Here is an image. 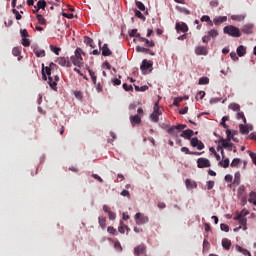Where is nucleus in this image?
Instances as JSON below:
<instances>
[{
    "label": "nucleus",
    "mask_w": 256,
    "mask_h": 256,
    "mask_svg": "<svg viewBox=\"0 0 256 256\" xmlns=\"http://www.w3.org/2000/svg\"><path fill=\"white\" fill-rule=\"evenodd\" d=\"M82 55H85V53H83V50L81 48H76L74 56L70 57L73 65H75L76 67H83Z\"/></svg>",
    "instance_id": "nucleus-1"
},
{
    "label": "nucleus",
    "mask_w": 256,
    "mask_h": 256,
    "mask_svg": "<svg viewBox=\"0 0 256 256\" xmlns=\"http://www.w3.org/2000/svg\"><path fill=\"white\" fill-rule=\"evenodd\" d=\"M223 32L230 37H241V30L233 25L224 27Z\"/></svg>",
    "instance_id": "nucleus-2"
},
{
    "label": "nucleus",
    "mask_w": 256,
    "mask_h": 256,
    "mask_svg": "<svg viewBox=\"0 0 256 256\" xmlns=\"http://www.w3.org/2000/svg\"><path fill=\"white\" fill-rule=\"evenodd\" d=\"M140 70L142 71L143 75L151 73V71H153V61L144 59L140 66Z\"/></svg>",
    "instance_id": "nucleus-3"
},
{
    "label": "nucleus",
    "mask_w": 256,
    "mask_h": 256,
    "mask_svg": "<svg viewBox=\"0 0 256 256\" xmlns=\"http://www.w3.org/2000/svg\"><path fill=\"white\" fill-rule=\"evenodd\" d=\"M234 221H238L239 225L234 229V231H239L240 229H243V231H247V218H237V216L234 217Z\"/></svg>",
    "instance_id": "nucleus-4"
},
{
    "label": "nucleus",
    "mask_w": 256,
    "mask_h": 256,
    "mask_svg": "<svg viewBox=\"0 0 256 256\" xmlns=\"http://www.w3.org/2000/svg\"><path fill=\"white\" fill-rule=\"evenodd\" d=\"M136 225H145V223H149V217L145 216V214L136 213L135 215Z\"/></svg>",
    "instance_id": "nucleus-5"
},
{
    "label": "nucleus",
    "mask_w": 256,
    "mask_h": 256,
    "mask_svg": "<svg viewBox=\"0 0 256 256\" xmlns=\"http://www.w3.org/2000/svg\"><path fill=\"white\" fill-rule=\"evenodd\" d=\"M56 63L61 67H71V60H69V57H58Z\"/></svg>",
    "instance_id": "nucleus-6"
},
{
    "label": "nucleus",
    "mask_w": 256,
    "mask_h": 256,
    "mask_svg": "<svg viewBox=\"0 0 256 256\" xmlns=\"http://www.w3.org/2000/svg\"><path fill=\"white\" fill-rule=\"evenodd\" d=\"M197 165L199 169H205L206 167H211V162L207 158H198Z\"/></svg>",
    "instance_id": "nucleus-7"
},
{
    "label": "nucleus",
    "mask_w": 256,
    "mask_h": 256,
    "mask_svg": "<svg viewBox=\"0 0 256 256\" xmlns=\"http://www.w3.org/2000/svg\"><path fill=\"white\" fill-rule=\"evenodd\" d=\"M190 143L193 147H197L198 151L205 149V144H203L197 137L192 138Z\"/></svg>",
    "instance_id": "nucleus-8"
},
{
    "label": "nucleus",
    "mask_w": 256,
    "mask_h": 256,
    "mask_svg": "<svg viewBox=\"0 0 256 256\" xmlns=\"http://www.w3.org/2000/svg\"><path fill=\"white\" fill-rule=\"evenodd\" d=\"M175 29L177 33H179V31L187 33V31H189V26H187L185 22H176Z\"/></svg>",
    "instance_id": "nucleus-9"
},
{
    "label": "nucleus",
    "mask_w": 256,
    "mask_h": 256,
    "mask_svg": "<svg viewBox=\"0 0 256 256\" xmlns=\"http://www.w3.org/2000/svg\"><path fill=\"white\" fill-rule=\"evenodd\" d=\"M130 123L132 127H135V125H139V123H141V116L139 114L130 116Z\"/></svg>",
    "instance_id": "nucleus-10"
},
{
    "label": "nucleus",
    "mask_w": 256,
    "mask_h": 256,
    "mask_svg": "<svg viewBox=\"0 0 256 256\" xmlns=\"http://www.w3.org/2000/svg\"><path fill=\"white\" fill-rule=\"evenodd\" d=\"M195 135V132L191 129L184 130L181 134L180 137H184V139L191 140V137Z\"/></svg>",
    "instance_id": "nucleus-11"
},
{
    "label": "nucleus",
    "mask_w": 256,
    "mask_h": 256,
    "mask_svg": "<svg viewBox=\"0 0 256 256\" xmlns=\"http://www.w3.org/2000/svg\"><path fill=\"white\" fill-rule=\"evenodd\" d=\"M227 21V16H217L213 19V24L216 26L221 25V23H225Z\"/></svg>",
    "instance_id": "nucleus-12"
},
{
    "label": "nucleus",
    "mask_w": 256,
    "mask_h": 256,
    "mask_svg": "<svg viewBox=\"0 0 256 256\" xmlns=\"http://www.w3.org/2000/svg\"><path fill=\"white\" fill-rule=\"evenodd\" d=\"M179 131L180 130L178 126H171L170 128L167 129V133H169V135H172L173 137H178Z\"/></svg>",
    "instance_id": "nucleus-13"
},
{
    "label": "nucleus",
    "mask_w": 256,
    "mask_h": 256,
    "mask_svg": "<svg viewBox=\"0 0 256 256\" xmlns=\"http://www.w3.org/2000/svg\"><path fill=\"white\" fill-rule=\"evenodd\" d=\"M146 249H147V247H145L144 244H141L134 248V254L135 255H143V253H145Z\"/></svg>",
    "instance_id": "nucleus-14"
},
{
    "label": "nucleus",
    "mask_w": 256,
    "mask_h": 256,
    "mask_svg": "<svg viewBox=\"0 0 256 256\" xmlns=\"http://www.w3.org/2000/svg\"><path fill=\"white\" fill-rule=\"evenodd\" d=\"M231 140H225L223 138L220 139L221 146L224 147V149H228L231 151L233 144L229 143Z\"/></svg>",
    "instance_id": "nucleus-15"
},
{
    "label": "nucleus",
    "mask_w": 256,
    "mask_h": 256,
    "mask_svg": "<svg viewBox=\"0 0 256 256\" xmlns=\"http://www.w3.org/2000/svg\"><path fill=\"white\" fill-rule=\"evenodd\" d=\"M36 11L34 10L33 13H37V11H39V9H45V7H47V2L45 0H39L37 2V6H34Z\"/></svg>",
    "instance_id": "nucleus-16"
},
{
    "label": "nucleus",
    "mask_w": 256,
    "mask_h": 256,
    "mask_svg": "<svg viewBox=\"0 0 256 256\" xmlns=\"http://www.w3.org/2000/svg\"><path fill=\"white\" fill-rule=\"evenodd\" d=\"M253 24H246L242 28V32H244L246 35H251L253 33Z\"/></svg>",
    "instance_id": "nucleus-17"
},
{
    "label": "nucleus",
    "mask_w": 256,
    "mask_h": 256,
    "mask_svg": "<svg viewBox=\"0 0 256 256\" xmlns=\"http://www.w3.org/2000/svg\"><path fill=\"white\" fill-rule=\"evenodd\" d=\"M185 185L187 189H197V182L191 179H186Z\"/></svg>",
    "instance_id": "nucleus-18"
},
{
    "label": "nucleus",
    "mask_w": 256,
    "mask_h": 256,
    "mask_svg": "<svg viewBox=\"0 0 256 256\" xmlns=\"http://www.w3.org/2000/svg\"><path fill=\"white\" fill-rule=\"evenodd\" d=\"M113 52H111V50L109 49V45L104 44L102 46V55L103 57H110V55H112Z\"/></svg>",
    "instance_id": "nucleus-19"
},
{
    "label": "nucleus",
    "mask_w": 256,
    "mask_h": 256,
    "mask_svg": "<svg viewBox=\"0 0 256 256\" xmlns=\"http://www.w3.org/2000/svg\"><path fill=\"white\" fill-rule=\"evenodd\" d=\"M196 55H207V48L205 46H198L195 48Z\"/></svg>",
    "instance_id": "nucleus-20"
},
{
    "label": "nucleus",
    "mask_w": 256,
    "mask_h": 256,
    "mask_svg": "<svg viewBox=\"0 0 256 256\" xmlns=\"http://www.w3.org/2000/svg\"><path fill=\"white\" fill-rule=\"evenodd\" d=\"M236 51L238 57H244V55L247 53V48H245V46L243 45H240Z\"/></svg>",
    "instance_id": "nucleus-21"
},
{
    "label": "nucleus",
    "mask_w": 256,
    "mask_h": 256,
    "mask_svg": "<svg viewBox=\"0 0 256 256\" xmlns=\"http://www.w3.org/2000/svg\"><path fill=\"white\" fill-rule=\"evenodd\" d=\"M222 247L224 249H226L227 251H229V249H231V240L227 239V238H224L222 240Z\"/></svg>",
    "instance_id": "nucleus-22"
},
{
    "label": "nucleus",
    "mask_w": 256,
    "mask_h": 256,
    "mask_svg": "<svg viewBox=\"0 0 256 256\" xmlns=\"http://www.w3.org/2000/svg\"><path fill=\"white\" fill-rule=\"evenodd\" d=\"M232 21H244L245 20V14H235L231 16Z\"/></svg>",
    "instance_id": "nucleus-23"
},
{
    "label": "nucleus",
    "mask_w": 256,
    "mask_h": 256,
    "mask_svg": "<svg viewBox=\"0 0 256 256\" xmlns=\"http://www.w3.org/2000/svg\"><path fill=\"white\" fill-rule=\"evenodd\" d=\"M140 41L142 42V43H145L146 45H147V47H155V42L153 41V40H149V39H147V38H144V37H141L140 38Z\"/></svg>",
    "instance_id": "nucleus-24"
},
{
    "label": "nucleus",
    "mask_w": 256,
    "mask_h": 256,
    "mask_svg": "<svg viewBox=\"0 0 256 256\" xmlns=\"http://www.w3.org/2000/svg\"><path fill=\"white\" fill-rule=\"evenodd\" d=\"M48 81L51 89H53V91H57V83L53 80V76H48Z\"/></svg>",
    "instance_id": "nucleus-25"
},
{
    "label": "nucleus",
    "mask_w": 256,
    "mask_h": 256,
    "mask_svg": "<svg viewBox=\"0 0 256 256\" xmlns=\"http://www.w3.org/2000/svg\"><path fill=\"white\" fill-rule=\"evenodd\" d=\"M200 21L208 23V25H210V27H213V22L211 21V17H209L208 15H203L200 18Z\"/></svg>",
    "instance_id": "nucleus-26"
},
{
    "label": "nucleus",
    "mask_w": 256,
    "mask_h": 256,
    "mask_svg": "<svg viewBox=\"0 0 256 256\" xmlns=\"http://www.w3.org/2000/svg\"><path fill=\"white\" fill-rule=\"evenodd\" d=\"M239 129H240V133H242V135H247L249 133V126H247V125L240 124Z\"/></svg>",
    "instance_id": "nucleus-27"
},
{
    "label": "nucleus",
    "mask_w": 256,
    "mask_h": 256,
    "mask_svg": "<svg viewBox=\"0 0 256 256\" xmlns=\"http://www.w3.org/2000/svg\"><path fill=\"white\" fill-rule=\"evenodd\" d=\"M247 215H249V210L243 209L241 212L236 213L235 217H236V219H239V217L246 218Z\"/></svg>",
    "instance_id": "nucleus-28"
},
{
    "label": "nucleus",
    "mask_w": 256,
    "mask_h": 256,
    "mask_svg": "<svg viewBox=\"0 0 256 256\" xmlns=\"http://www.w3.org/2000/svg\"><path fill=\"white\" fill-rule=\"evenodd\" d=\"M229 120V116H223L222 120L220 122V125L224 128V129H229V125H227V121Z\"/></svg>",
    "instance_id": "nucleus-29"
},
{
    "label": "nucleus",
    "mask_w": 256,
    "mask_h": 256,
    "mask_svg": "<svg viewBox=\"0 0 256 256\" xmlns=\"http://www.w3.org/2000/svg\"><path fill=\"white\" fill-rule=\"evenodd\" d=\"M237 251H239V253H242L243 255H248L251 256V252H249V250L244 249L243 247L237 245L236 246Z\"/></svg>",
    "instance_id": "nucleus-30"
},
{
    "label": "nucleus",
    "mask_w": 256,
    "mask_h": 256,
    "mask_svg": "<svg viewBox=\"0 0 256 256\" xmlns=\"http://www.w3.org/2000/svg\"><path fill=\"white\" fill-rule=\"evenodd\" d=\"M87 71H88L94 85H97V76L95 75V72H93V70H91L89 68H87Z\"/></svg>",
    "instance_id": "nucleus-31"
},
{
    "label": "nucleus",
    "mask_w": 256,
    "mask_h": 256,
    "mask_svg": "<svg viewBox=\"0 0 256 256\" xmlns=\"http://www.w3.org/2000/svg\"><path fill=\"white\" fill-rule=\"evenodd\" d=\"M129 37H136V39H141V34L140 33H137V29H132L130 32H129Z\"/></svg>",
    "instance_id": "nucleus-32"
},
{
    "label": "nucleus",
    "mask_w": 256,
    "mask_h": 256,
    "mask_svg": "<svg viewBox=\"0 0 256 256\" xmlns=\"http://www.w3.org/2000/svg\"><path fill=\"white\" fill-rule=\"evenodd\" d=\"M84 43L86 45H89L92 49H95V46L93 45V39L89 38L88 36L84 37Z\"/></svg>",
    "instance_id": "nucleus-33"
},
{
    "label": "nucleus",
    "mask_w": 256,
    "mask_h": 256,
    "mask_svg": "<svg viewBox=\"0 0 256 256\" xmlns=\"http://www.w3.org/2000/svg\"><path fill=\"white\" fill-rule=\"evenodd\" d=\"M37 21L40 25H47V20H45V18L43 17V15L41 14H37L36 16Z\"/></svg>",
    "instance_id": "nucleus-34"
},
{
    "label": "nucleus",
    "mask_w": 256,
    "mask_h": 256,
    "mask_svg": "<svg viewBox=\"0 0 256 256\" xmlns=\"http://www.w3.org/2000/svg\"><path fill=\"white\" fill-rule=\"evenodd\" d=\"M153 113L158 115V116L163 114V111L161 110V108H159V103L158 102H156L154 104V111H153Z\"/></svg>",
    "instance_id": "nucleus-35"
},
{
    "label": "nucleus",
    "mask_w": 256,
    "mask_h": 256,
    "mask_svg": "<svg viewBox=\"0 0 256 256\" xmlns=\"http://www.w3.org/2000/svg\"><path fill=\"white\" fill-rule=\"evenodd\" d=\"M98 221H99L100 227H102V229H105V227L107 226V224H106L107 218L101 216V217H99Z\"/></svg>",
    "instance_id": "nucleus-36"
},
{
    "label": "nucleus",
    "mask_w": 256,
    "mask_h": 256,
    "mask_svg": "<svg viewBox=\"0 0 256 256\" xmlns=\"http://www.w3.org/2000/svg\"><path fill=\"white\" fill-rule=\"evenodd\" d=\"M207 34L210 36V39H215V37L219 36V32L215 29H211Z\"/></svg>",
    "instance_id": "nucleus-37"
},
{
    "label": "nucleus",
    "mask_w": 256,
    "mask_h": 256,
    "mask_svg": "<svg viewBox=\"0 0 256 256\" xmlns=\"http://www.w3.org/2000/svg\"><path fill=\"white\" fill-rule=\"evenodd\" d=\"M237 119H242L244 125H247V118H245V113L241 112V110L237 113Z\"/></svg>",
    "instance_id": "nucleus-38"
},
{
    "label": "nucleus",
    "mask_w": 256,
    "mask_h": 256,
    "mask_svg": "<svg viewBox=\"0 0 256 256\" xmlns=\"http://www.w3.org/2000/svg\"><path fill=\"white\" fill-rule=\"evenodd\" d=\"M249 203H253V205H256V193L255 192H250Z\"/></svg>",
    "instance_id": "nucleus-39"
},
{
    "label": "nucleus",
    "mask_w": 256,
    "mask_h": 256,
    "mask_svg": "<svg viewBox=\"0 0 256 256\" xmlns=\"http://www.w3.org/2000/svg\"><path fill=\"white\" fill-rule=\"evenodd\" d=\"M34 53L36 57H45V50L35 48Z\"/></svg>",
    "instance_id": "nucleus-40"
},
{
    "label": "nucleus",
    "mask_w": 256,
    "mask_h": 256,
    "mask_svg": "<svg viewBox=\"0 0 256 256\" xmlns=\"http://www.w3.org/2000/svg\"><path fill=\"white\" fill-rule=\"evenodd\" d=\"M240 181H241V173L236 172L234 174V185H239Z\"/></svg>",
    "instance_id": "nucleus-41"
},
{
    "label": "nucleus",
    "mask_w": 256,
    "mask_h": 256,
    "mask_svg": "<svg viewBox=\"0 0 256 256\" xmlns=\"http://www.w3.org/2000/svg\"><path fill=\"white\" fill-rule=\"evenodd\" d=\"M198 85H209V78L208 77H201L199 79Z\"/></svg>",
    "instance_id": "nucleus-42"
},
{
    "label": "nucleus",
    "mask_w": 256,
    "mask_h": 256,
    "mask_svg": "<svg viewBox=\"0 0 256 256\" xmlns=\"http://www.w3.org/2000/svg\"><path fill=\"white\" fill-rule=\"evenodd\" d=\"M229 109H232V111H241V106L239 104L232 103L229 105Z\"/></svg>",
    "instance_id": "nucleus-43"
},
{
    "label": "nucleus",
    "mask_w": 256,
    "mask_h": 256,
    "mask_svg": "<svg viewBox=\"0 0 256 256\" xmlns=\"http://www.w3.org/2000/svg\"><path fill=\"white\" fill-rule=\"evenodd\" d=\"M247 194L245 193V186H240L238 188V197H245Z\"/></svg>",
    "instance_id": "nucleus-44"
},
{
    "label": "nucleus",
    "mask_w": 256,
    "mask_h": 256,
    "mask_svg": "<svg viewBox=\"0 0 256 256\" xmlns=\"http://www.w3.org/2000/svg\"><path fill=\"white\" fill-rule=\"evenodd\" d=\"M150 119L153 123H159V114H155V112H153L150 115Z\"/></svg>",
    "instance_id": "nucleus-45"
},
{
    "label": "nucleus",
    "mask_w": 256,
    "mask_h": 256,
    "mask_svg": "<svg viewBox=\"0 0 256 256\" xmlns=\"http://www.w3.org/2000/svg\"><path fill=\"white\" fill-rule=\"evenodd\" d=\"M134 88H135V91H141V92H145L149 89V86L147 85H144V86H137V85H134Z\"/></svg>",
    "instance_id": "nucleus-46"
},
{
    "label": "nucleus",
    "mask_w": 256,
    "mask_h": 256,
    "mask_svg": "<svg viewBox=\"0 0 256 256\" xmlns=\"http://www.w3.org/2000/svg\"><path fill=\"white\" fill-rule=\"evenodd\" d=\"M206 187H207L208 191H211V189H213L215 187V181H213V180L208 181L206 184Z\"/></svg>",
    "instance_id": "nucleus-47"
},
{
    "label": "nucleus",
    "mask_w": 256,
    "mask_h": 256,
    "mask_svg": "<svg viewBox=\"0 0 256 256\" xmlns=\"http://www.w3.org/2000/svg\"><path fill=\"white\" fill-rule=\"evenodd\" d=\"M12 55H14V57H19V55H21V50L17 47H14L12 49Z\"/></svg>",
    "instance_id": "nucleus-48"
},
{
    "label": "nucleus",
    "mask_w": 256,
    "mask_h": 256,
    "mask_svg": "<svg viewBox=\"0 0 256 256\" xmlns=\"http://www.w3.org/2000/svg\"><path fill=\"white\" fill-rule=\"evenodd\" d=\"M136 7H138L140 11H145V4L141 1H136Z\"/></svg>",
    "instance_id": "nucleus-49"
},
{
    "label": "nucleus",
    "mask_w": 256,
    "mask_h": 256,
    "mask_svg": "<svg viewBox=\"0 0 256 256\" xmlns=\"http://www.w3.org/2000/svg\"><path fill=\"white\" fill-rule=\"evenodd\" d=\"M12 13H13V15H15L17 21H21L22 16L19 14V12L17 11V9H15V8L12 9Z\"/></svg>",
    "instance_id": "nucleus-50"
},
{
    "label": "nucleus",
    "mask_w": 256,
    "mask_h": 256,
    "mask_svg": "<svg viewBox=\"0 0 256 256\" xmlns=\"http://www.w3.org/2000/svg\"><path fill=\"white\" fill-rule=\"evenodd\" d=\"M50 49L51 51H53V53H55V55H59V52L61 51V48L50 45Z\"/></svg>",
    "instance_id": "nucleus-51"
},
{
    "label": "nucleus",
    "mask_w": 256,
    "mask_h": 256,
    "mask_svg": "<svg viewBox=\"0 0 256 256\" xmlns=\"http://www.w3.org/2000/svg\"><path fill=\"white\" fill-rule=\"evenodd\" d=\"M239 163H241V159L234 158L230 165H231V167H237V165H239Z\"/></svg>",
    "instance_id": "nucleus-52"
},
{
    "label": "nucleus",
    "mask_w": 256,
    "mask_h": 256,
    "mask_svg": "<svg viewBox=\"0 0 256 256\" xmlns=\"http://www.w3.org/2000/svg\"><path fill=\"white\" fill-rule=\"evenodd\" d=\"M136 51H137V53H146V51H149V48L137 46Z\"/></svg>",
    "instance_id": "nucleus-53"
},
{
    "label": "nucleus",
    "mask_w": 256,
    "mask_h": 256,
    "mask_svg": "<svg viewBox=\"0 0 256 256\" xmlns=\"http://www.w3.org/2000/svg\"><path fill=\"white\" fill-rule=\"evenodd\" d=\"M135 16L138 17V19H142L143 21H145V16L143 15V13H141V11L135 10Z\"/></svg>",
    "instance_id": "nucleus-54"
},
{
    "label": "nucleus",
    "mask_w": 256,
    "mask_h": 256,
    "mask_svg": "<svg viewBox=\"0 0 256 256\" xmlns=\"http://www.w3.org/2000/svg\"><path fill=\"white\" fill-rule=\"evenodd\" d=\"M220 165L224 167V169H227V167H229V158H226L223 162H220Z\"/></svg>",
    "instance_id": "nucleus-55"
},
{
    "label": "nucleus",
    "mask_w": 256,
    "mask_h": 256,
    "mask_svg": "<svg viewBox=\"0 0 256 256\" xmlns=\"http://www.w3.org/2000/svg\"><path fill=\"white\" fill-rule=\"evenodd\" d=\"M107 231H108V233H110V235H117V229H115V228H113L111 226H109L107 228Z\"/></svg>",
    "instance_id": "nucleus-56"
},
{
    "label": "nucleus",
    "mask_w": 256,
    "mask_h": 256,
    "mask_svg": "<svg viewBox=\"0 0 256 256\" xmlns=\"http://www.w3.org/2000/svg\"><path fill=\"white\" fill-rule=\"evenodd\" d=\"M22 45H23L24 47H30L31 41H29V39H27V38H23V39H22Z\"/></svg>",
    "instance_id": "nucleus-57"
},
{
    "label": "nucleus",
    "mask_w": 256,
    "mask_h": 256,
    "mask_svg": "<svg viewBox=\"0 0 256 256\" xmlns=\"http://www.w3.org/2000/svg\"><path fill=\"white\" fill-rule=\"evenodd\" d=\"M220 229L221 231H225V233H229V225L227 224H221Z\"/></svg>",
    "instance_id": "nucleus-58"
},
{
    "label": "nucleus",
    "mask_w": 256,
    "mask_h": 256,
    "mask_svg": "<svg viewBox=\"0 0 256 256\" xmlns=\"http://www.w3.org/2000/svg\"><path fill=\"white\" fill-rule=\"evenodd\" d=\"M249 156L252 159L254 165H256V153L252 152V151H249Z\"/></svg>",
    "instance_id": "nucleus-59"
},
{
    "label": "nucleus",
    "mask_w": 256,
    "mask_h": 256,
    "mask_svg": "<svg viewBox=\"0 0 256 256\" xmlns=\"http://www.w3.org/2000/svg\"><path fill=\"white\" fill-rule=\"evenodd\" d=\"M123 89H124V91H133V86L128 85L127 83H124L123 84Z\"/></svg>",
    "instance_id": "nucleus-60"
},
{
    "label": "nucleus",
    "mask_w": 256,
    "mask_h": 256,
    "mask_svg": "<svg viewBox=\"0 0 256 256\" xmlns=\"http://www.w3.org/2000/svg\"><path fill=\"white\" fill-rule=\"evenodd\" d=\"M181 101H183L182 97H178L174 99L173 105H175V107L179 106V103H181Z\"/></svg>",
    "instance_id": "nucleus-61"
},
{
    "label": "nucleus",
    "mask_w": 256,
    "mask_h": 256,
    "mask_svg": "<svg viewBox=\"0 0 256 256\" xmlns=\"http://www.w3.org/2000/svg\"><path fill=\"white\" fill-rule=\"evenodd\" d=\"M210 6L211 7H219V0H211Z\"/></svg>",
    "instance_id": "nucleus-62"
},
{
    "label": "nucleus",
    "mask_w": 256,
    "mask_h": 256,
    "mask_svg": "<svg viewBox=\"0 0 256 256\" xmlns=\"http://www.w3.org/2000/svg\"><path fill=\"white\" fill-rule=\"evenodd\" d=\"M226 135H227V139L228 141H231V139H233V134H231V131L229 129L226 130Z\"/></svg>",
    "instance_id": "nucleus-63"
},
{
    "label": "nucleus",
    "mask_w": 256,
    "mask_h": 256,
    "mask_svg": "<svg viewBox=\"0 0 256 256\" xmlns=\"http://www.w3.org/2000/svg\"><path fill=\"white\" fill-rule=\"evenodd\" d=\"M247 139H250L252 141H256V133H251L250 135H248Z\"/></svg>",
    "instance_id": "nucleus-64"
}]
</instances>
